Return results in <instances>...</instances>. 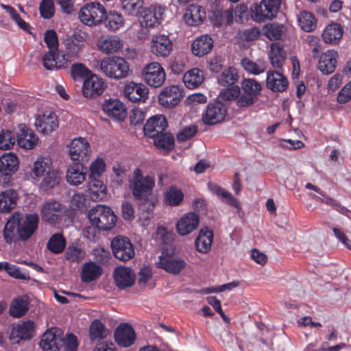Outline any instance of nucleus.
Segmentation results:
<instances>
[{"instance_id":"obj_1","label":"nucleus","mask_w":351,"mask_h":351,"mask_svg":"<svg viewBox=\"0 0 351 351\" xmlns=\"http://www.w3.org/2000/svg\"><path fill=\"white\" fill-rule=\"evenodd\" d=\"M44 41L49 51L43 58L44 67L47 70L60 69L67 66L69 62L66 55H60L58 53V39L56 32L53 29L47 30L44 34Z\"/></svg>"},{"instance_id":"obj_2","label":"nucleus","mask_w":351,"mask_h":351,"mask_svg":"<svg viewBox=\"0 0 351 351\" xmlns=\"http://www.w3.org/2000/svg\"><path fill=\"white\" fill-rule=\"evenodd\" d=\"M154 186V177L144 176L139 168H136L133 171L132 177L129 179V187L136 200L147 199V197L152 196Z\"/></svg>"},{"instance_id":"obj_3","label":"nucleus","mask_w":351,"mask_h":351,"mask_svg":"<svg viewBox=\"0 0 351 351\" xmlns=\"http://www.w3.org/2000/svg\"><path fill=\"white\" fill-rule=\"evenodd\" d=\"M239 79L238 71L229 66L221 73V99L234 101L241 95V88L237 84Z\"/></svg>"},{"instance_id":"obj_4","label":"nucleus","mask_w":351,"mask_h":351,"mask_svg":"<svg viewBox=\"0 0 351 351\" xmlns=\"http://www.w3.org/2000/svg\"><path fill=\"white\" fill-rule=\"evenodd\" d=\"M88 217L91 224L99 230H111L116 225L117 219L110 207L101 204L93 207L88 211Z\"/></svg>"},{"instance_id":"obj_5","label":"nucleus","mask_w":351,"mask_h":351,"mask_svg":"<svg viewBox=\"0 0 351 351\" xmlns=\"http://www.w3.org/2000/svg\"><path fill=\"white\" fill-rule=\"evenodd\" d=\"M100 69L106 76L115 80L125 78L129 73V65L127 61L118 56L108 57L101 60Z\"/></svg>"},{"instance_id":"obj_6","label":"nucleus","mask_w":351,"mask_h":351,"mask_svg":"<svg viewBox=\"0 0 351 351\" xmlns=\"http://www.w3.org/2000/svg\"><path fill=\"white\" fill-rule=\"evenodd\" d=\"M241 95L236 99L239 107L245 108L252 106L261 94L262 86L256 80L245 78L241 83Z\"/></svg>"},{"instance_id":"obj_7","label":"nucleus","mask_w":351,"mask_h":351,"mask_svg":"<svg viewBox=\"0 0 351 351\" xmlns=\"http://www.w3.org/2000/svg\"><path fill=\"white\" fill-rule=\"evenodd\" d=\"M280 0H261L250 6L251 16L255 21H264L274 18L280 6Z\"/></svg>"},{"instance_id":"obj_8","label":"nucleus","mask_w":351,"mask_h":351,"mask_svg":"<svg viewBox=\"0 0 351 351\" xmlns=\"http://www.w3.org/2000/svg\"><path fill=\"white\" fill-rule=\"evenodd\" d=\"M106 17L104 5L97 2H91L81 8L79 18L84 24L92 26L99 24Z\"/></svg>"},{"instance_id":"obj_9","label":"nucleus","mask_w":351,"mask_h":351,"mask_svg":"<svg viewBox=\"0 0 351 351\" xmlns=\"http://www.w3.org/2000/svg\"><path fill=\"white\" fill-rule=\"evenodd\" d=\"M142 75L145 82L154 88L161 86L166 79L165 69L156 62L147 64L143 70Z\"/></svg>"},{"instance_id":"obj_10","label":"nucleus","mask_w":351,"mask_h":351,"mask_svg":"<svg viewBox=\"0 0 351 351\" xmlns=\"http://www.w3.org/2000/svg\"><path fill=\"white\" fill-rule=\"evenodd\" d=\"M69 154L73 163L88 162L90 154L88 141L82 137L73 139L69 145Z\"/></svg>"},{"instance_id":"obj_11","label":"nucleus","mask_w":351,"mask_h":351,"mask_svg":"<svg viewBox=\"0 0 351 351\" xmlns=\"http://www.w3.org/2000/svg\"><path fill=\"white\" fill-rule=\"evenodd\" d=\"M112 253L115 258L125 262L134 256V246L130 240L125 237H116L111 242Z\"/></svg>"},{"instance_id":"obj_12","label":"nucleus","mask_w":351,"mask_h":351,"mask_svg":"<svg viewBox=\"0 0 351 351\" xmlns=\"http://www.w3.org/2000/svg\"><path fill=\"white\" fill-rule=\"evenodd\" d=\"M165 8L160 5H152L149 7H143L138 14L142 18L141 25L145 28L154 27L160 23V21L162 19Z\"/></svg>"},{"instance_id":"obj_13","label":"nucleus","mask_w":351,"mask_h":351,"mask_svg":"<svg viewBox=\"0 0 351 351\" xmlns=\"http://www.w3.org/2000/svg\"><path fill=\"white\" fill-rule=\"evenodd\" d=\"M39 223L38 214H27L25 217H19V227L16 230L19 239L26 241L36 231Z\"/></svg>"},{"instance_id":"obj_14","label":"nucleus","mask_w":351,"mask_h":351,"mask_svg":"<svg viewBox=\"0 0 351 351\" xmlns=\"http://www.w3.org/2000/svg\"><path fill=\"white\" fill-rule=\"evenodd\" d=\"M104 81L95 74H91L84 80L82 86L83 95L86 98H93L101 95L105 88Z\"/></svg>"},{"instance_id":"obj_15","label":"nucleus","mask_w":351,"mask_h":351,"mask_svg":"<svg viewBox=\"0 0 351 351\" xmlns=\"http://www.w3.org/2000/svg\"><path fill=\"white\" fill-rule=\"evenodd\" d=\"M182 97L180 88L176 85L166 86L158 95V101L165 108H173Z\"/></svg>"},{"instance_id":"obj_16","label":"nucleus","mask_w":351,"mask_h":351,"mask_svg":"<svg viewBox=\"0 0 351 351\" xmlns=\"http://www.w3.org/2000/svg\"><path fill=\"white\" fill-rule=\"evenodd\" d=\"M150 49L152 53L158 57H167L173 49V44L169 36L165 34L154 35Z\"/></svg>"},{"instance_id":"obj_17","label":"nucleus","mask_w":351,"mask_h":351,"mask_svg":"<svg viewBox=\"0 0 351 351\" xmlns=\"http://www.w3.org/2000/svg\"><path fill=\"white\" fill-rule=\"evenodd\" d=\"M62 213V204L53 200L47 202L43 205L40 215L43 221L54 225L60 220Z\"/></svg>"},{"instance_id":"obj_18","label":"nucleus","mask_w":351,"mask_h":351,"mask_svg":"<svg viewBox=\"0 0 351 351\" xmlns=\"http://www.w3.org/2000/svg\"><path fill=\"white\" fill-rule=\"evenodd\" d=\"M167 121L165 116L158 114L149 119L144 125V133L149 137L154 138L162 133L167 128Z\"/></svg>"},{"instance_id":"obj_19","label":"nucleus","mask_w":351,"mask_h":351,"mask_svg":"<svg viewBox=\"0 0 351 351\" xmlns=\"http://www.w3.org/2000/svg\"><path fill=\"white\" fill-rule=\"evenodd\" d=\"M156 264L158 267L162 268L167 272L172 274H179L186 265V263L183 259L164 254L160 256L159 261Z\"/></svg>"},{"instance_id":"obj_20","label":"nucleus","mask_w":351,"mask_h":351,"mask_svg":"<svg viewBox=\"0 0 351 351\" xmlns=\"http://www.w3.org/2000/svg\"><path fill=\"white\" fill-rule=\"evenodd\" d=\"M56 328L47 330L42 336L40 346L43 351H58L63 337L56 334Z\"/></svg>"},{"instance_id":"obj_21","label":"nucleus","mask_w":351,"mask_h":351,"mask_svg":"<svg viewBox=\"0 0 351 351\" xmlns=\"http://www.w3.org/2000/svg\"><path fill=\"white\" fill-rule=\"evenodd\" d=\"M289 85L287 77L277 71L269 70L267 72L266 86L273 92H284Z\"/></svg>"},{"instance_id":"obj_22","label":"nucleus","mask_w":351,"mask_h":351,"mask_svg":"<svg viewBox=\"0 0 351 351\" xmlns=\"http://www.w3.org/2000/svg\"><path fill=\"white\" fill-rule=\"evenodd\" d=\"M114 339L120 346L129 347L134 343L136 333L128 324H121L115 330Z\"/></svg>"},{"instance_id":"obj_23","label":"nucleus","mask_w":351,"mask_h":351,"mask_svg":"<svg viewBox=\"0 0 351 351\" xmlns=\"http://www.w3.org/2000/svg\"><path fill=\"white\" fill-rule=\"evenodd\" d=\"M113 277L116 285L123 289L131 287L134 284L136 276L130 268L119 266L114 270Z\"/></svg>"},{"instance_id":"obj_24","label":"nucleus","mask_w":351,"mask_h":351,"mask_svg":"<svg viewBox=\"0 0 351 351\" xmlns=\"http://www.w3.org/2000/svg\"><path fill=\"white\" fill-rule=\"evenodd\" d=\"M148 88L143 84L130 82L124 88L125 96L132 102H145L148 97Z\"/></svg>"},{"instance_id":"obj_25","label":"nucleus","mask_w":351,"mask_h":351,"mask_svg":"<svg viewBox=\"0 0 351 351\" xmlns=\"http://www.w3.org/2000/svg\"><path fill=\"white\" fill-rule=\"evenodd\" d=\"M199 223V216L195 213L184 215L176 224V230L180 235L184 236L195 230Z\"/></svg>"},{"instance_id":"obj_26","label":"nucleus","mask_w":351,"mask_h":351,"mask_svg":"<svg viewBox=\"0 0 351 351\" xmlns=\"http://www.w3.org/2000/svg\"><path fill=\"white\" fill-rule=\"evenodd\" d=\"M19 128V131L16 136L18 145L26 149H33L38 141L37 136L25 124H20Z\"/></svg>"},{"instance_id":"obj_27","label":"nucleus","mask_w":351,"mask_h":351,"mask_svg":"<svg viewBox=\"0 0 351 351\" xmlns=\"http://www.w3.org/2000/svg\"><path fill=\"white\" fill-rule=\"evenodd\" d=\"M35 125L38 131L48 134L58 128V117L53 112H46L36 118Z\"/></svg>"},{"instance_id":"obj_28","label":"nucleus","mask_w":351,"mask_h":351,"mask_svg":"<svg viewBox=\"0 0 351 351\" xmlns=\"http://www.w3.org/2000/svg\"><path fill=\"white\" fill-rule=\"evenodd\" d=\"M103 110L108 117L118 121H123L127 114L125 106L116 99L106 100L103 104Z\"/></svg>"},{"instance_id":"obj_29","label":"nucleus","mask_w":351,"mask_h":351,"mask_svg":"<svg viewBox=\"0 0 351 351\" xmlns=\"http://www.w3.org/2000/svg\"><path fill=\"white\" fill-rule=\"evenodd\" d=\"M183 18L189 25L197 26L206 19V12L201 5L191 4L186 8Z\"/></svg>"},{"instance_id":"obj_30","label":"nucleus","mask_w":351,"mask_h":351,"mask_svg":"<svg viewBox=\"0 0 351 351\" xmlns=\"http://www.w3.org/2000/svg\"><path fill=\"white\" fill-rule=\"evenodd\" d=\"M19 167V161L16 155L9 152L0 157V173L1 175L10 176L16 173Z\"/></svg>"},{"instance_id":"obj_31","label":"nucleus","mask_w":351,"mask_h":351,"mask_svg":"<svg viewBox=\"0 0 351 351\" xmlns=\"http://www.w3.org/2000/svg\"><path fill=\"white\" fill-rule=\"evenodd\" d=\"M338 54L334 50H327L320 56L318 69L323 74H330L335 70Z\"/></svg>"},{"instance_id":"obj_32","label":"nucleus","mask_w":351,"mask_h":351,"mask_svg":"<svg viewBox=\"0 0 351 351\" xmlns=\"http://www.w3.org/2000/svg\"><path fill=\"white\" fill-rule=\"evenodd\" d=\"M34 323L32 321L23 322L13 328L10 339L13 343H19L21 339L32 338L34 336Z\"/></svg>"},{"instance_id":"obj_33","label":"nucleus","mask_w":351,"mask_h":351,"mask_svg":"<svg viewBox=\"0 0 351 351\" xmlns=\"http://www.w3.org/2000/svg\"><path fill=\"white\" fill-rule=\"evenodd\" d=\"M213 47V40L208 35H202L197 38L191 45V51L193 55L202 57L208 54Z\"/></svg>"},{"instance_id":"obj_34","label":"nucleus","mask_w":351,"mask_h":351,"mask_svg":"<svg viewBox=\"0 0 351 351\" xmlns=\"http://www.w3.org/2000/svg\"><path fill=\"white\" fill-rule=\"evenodd\" d=\"M19 217H21V213L18 212L14 213L4 226L3 238L8 243H11L19 239L16 230L19 227Z\"/></svg>"},{"instance_id":"obj_35","label":"nucleus","mask_w":351,"mask_h":351,"mask_svg":"<svg viewBox=\"0 0 351 351\" xmlns=\"http://www.w3.org/2000/svg\"><path fill=\"white\" fill-rule=\"evenodd\" d=\"M213 241V231L207 227L202 228L195 241L197 250L202 253L208 252L210 250Z\"/></svg>"},{"instance_id":"obj_36","label":"nucleus","mask_w":351,"mask_h":351,"mask_svg":"<svg viewBox=\"0 0 351 351\" xmlns=\"http://www.w3.org/2000/svg\"><path fill=\"white\" fill-rule=\"evenodd\" d=\"M86 168L81 163H73L70 166L66 172V180L72 185L81 184L86 177Z\"/></svg>"},{"instance_id":"obj_37","label":"nucleus","mask_w":351,"mask_h":351,"mask_svg":"<svg viewBox=\"0 0 351 351\" xmlns=\"http://www.w3.org/2000/svg\"><path fill=\"white\" fill-rule=\"evenodd\" d=\"M17 193L12 189L5 190L0 193V212L8 213L16 205Z\"/></svg>"},{"instance_id":"obj_38","label":"nucleus","mask_w":351,"mask_h":351,"mask_svg":"<svg viewBox=\"0 0 351 351\" xmlns=\"http://www.w3.org/2000/svg\"><path fill=\"white\" fill-rule=\"evenodd\" d=\"M269 58L273 67L280 69L286 60V53L280 43H271L269 53Z\"/></svg>"},{"instance_id":"obj_39","label":"nucleus","mask_w":351,"mask_h":351,"mask_svg":"<svg viewBox=\"0 0 351 351\" xmlns=\"http://www.w3.org/2000/svg\"><path fill=\"white\" fill-rule=\"evenodd\" d=\"M204 80V72L197 68L189 70L183 76V82L185 86L191 89L199 86Z\"/></svg>"},{"instance_id":"obj_40","label":"nucleus","mask_w":351,"mask_h":351,"mask_svg":"<svg viewBox=\"0 0 351 351\" xmlns=\"http://www.w3.org/2000/svg\"><path fill=\"white\" fill-rule=\"evenodd\" d=\"M102 274V268L93 262L86 263L83 265L81 279L84 282H90L97 279Z\"/></svg>"},{"instance_id":"obj_41","label":"nucleus","mask_w":351,"mask_h":351,"mask_svg":"<svg viewBox=\"0 0 351 351\" xmlns=\"http://www.w3.org/2000/svg\"><path fill=\"white\" fill-rule=\"evenodd\" d=\"M343 33L342 26L339 23H332L326 27L322 38L326 43H335L341 38Z\"/></svg>"},{"instance_id":"obj_42","label":"nucleus","mask_w":351,"mask_h":351,"mask_svg":"<svg viewBox=\"0 0 351 351\" xmlns=\"http://www.w3.org/2000/svg\"><path fill=\"white\" fill-rule=\"evenodd\" d=\"M263 34L270 40H280L286 33L283 25L272 23L265 24L263 28Z\"/></svg>"},{"instance_id":"obj_43","label":"nucleus","mask_w":351,"mask_h":351,"mask_svg":"<svg viewBox=\"0 0 351 351\" xmlns=\"http://www.w3.org/2000/svg\"><path fill=\"white\" fill-rule=\"evenodd\" d=\"M298 23L300 27L306 32H313L317 27V19L315 16L305 10L300 12Z\"/></svg>"},{"instance_id":"obj_44","label":"nucleus","mask_w":351,"mask_h":351,"mask_svg":"<svg viewBox=\"0 0 351 351\" xmlns=\"http://www.w3.org/2000/svg\"><path fill=\"white\" fill-rule=\"evenodd\" d=\"M66 246V239L60 233L53 234L47 243V248L52 253L58 254L62 253Z\"/></svg>"},{"instance_id":"obj_45","label":"nucleus","mask_w":351,"mask_h":351,"mask_svg":"<svg viewBox=\"0 0 351 351\" xmlns=\"http://www.w3.org/2000/svg\"><path fill=\"white\" fill-rule=\"evenodd\" d=\"M28 302L23 298L13 300L10 307V314L14 317H21L28 311Z\"/></svg>"},{"instance_id":"obj_46","label":"nucleus","mask_w":351,"mask_h":351,"mask_svg":"<svg viewBox=\"0 0 351 351\" xmlns=\"http://www.w3.org/2000/svg\"><path fill=\"white\" fill-rule=\"evenodd\" d=\"M123 46L121 40L117 37H108L99 41V49L106 53H113Z\"/></svg>"},{"instance_id":"obj_47","label":"nucleus","mask_w":351,"mask_h":351,"mask_svg":"<svg viewBox=\"0 0 351 351\" xmlns=\"http://www.w3.org/2000/svg\"><path fill=\"white\" fill-rule=\"evenodd\" d=\"M44 178L40 183V187L48 191L59 184L60 176L58 171L54 168L45 173Z\"/></svg>"},{"instance_id":"obj_48","label":"nucleus","mask_w":351,"mask_h":351,"mask_svg":"<svg viewBox=\"0 0 351 351\" xmlns=\"http://www.w3.org/2000/svg\"><path fill=\"white\" fill-rule=\"evenodd\" d=\"M219 102L209 104L205 113L202 116L203 121L208 125H214L219 122Z\"/></svg>"},{"instance_id":"obj_49","label":"nucleus","mask_w":351,"mask_h":351,"mask_svg":"<svg viewBox=\"0 0 351 351\" xmlns=\"http://www.w3.org/2000/svg\"><path fill=\"white\" fill-rule=\"evenodd\" d=\"M183 198L182 191L174 186L169 187L165 195L166 204L171 206L180 205L182 202Z\"/></svg>"},{"instance_id":"obj_50","label":"nucleus","mask_w":351,"mask_h":351,"mask_svg":"<svg viewBox=\"0 0 351 351\" xmlns=\"http://www.w3.org/2000/svg\"><path fill=\"white\" fill-rule=\"evenodd\" d=\"M105 326L99 319H95L89 328V336L91 341H100L107 336Z\"/></svg>"},{"instance_id":"obj_51","label":"nucleus","mask_w":351,"mask_h":351,"mask_svg":"<svg viewBox=\"0 0 351 351\" xmlns=\"http://www.w3.org/2000/svg\"><path fill=\"white\" fill-rule=\"evenodd\" d=\"M221 201L228 206L235 208L237 210V213L240 217L243 215L242 207L239 199L234 197L230 192L222 189L221 187Z\"/></svg>"},{"instance_id":"obj_52","label":"nucleus","mask_w":351,"mask_h":351,"mask_svg":"<svg viewBox=\"0 0 351 351\" xmlns=\"http://www.w3.org/2000/svg\"><path fill=\"white\" fill-rule=\"evenodd\" d=\"M104 19L107 20L106 27L111 31L119 29L125 23L122 14L116 11H111L108 14H106Z\"/></svg>"},{"instance_id":"obj_53","label":"nucleus","mask_w":351,"mask_h":351,"mask_svg":"<svg viewBox=\"0 0 351 351\" xmlns=\"http://www.w3.org/2000/svg\"><path fill=\"white\" fill-rule=\"evenodd\" d=\"M154 138V144L158 148L172 150L174 147V138L171 133L163 132Z\"/></svg>"},{"instance_id":"obj_54","label":"nucleus","mask_w":351,"mask_h":351,"mask_svg":"<svg viewBox=\"0 0 351 351\" xmlns=\"http://www.w3.org/2000/svg\"><path fill=\"white\" fill-rule=\"evenodd\" d=\"M53 168L52 162L49 158L40 157L34 163L32 171L35 176H45L46 172Z\"/></svg>"},{"instance_id":"obj_55","label":"nucleus","mask_w":351,"mask_h":351,"mask_svg":"<svg viewBox=\"0 0 351 351\" xmlns=\"http://www.w3.org/2000/svg\"><path fill=\"white\" fill-rule=\"evenodd\" d=\"M85 256V252L74 243L69 245L65 253V258L70 262H78Z\"/></svg>"},{"instance_id":"obj_56","label":"nucleus","mask_w":351,"mask_h":351,"mask_svg":"<svg viewBox=\"0 0 351 351\" xmlns=\"http://www.w3.org/2000/svg\"><path fill=\"white\" fill-rule=\"evenodd\" d=\"M71 74L74 80L86 79L89 77L93 73L91 71L82 63H75L71 66Z\"/></svg>"},{"instance_id":"obj_57","label":"nucleus","mask_w":351,"mask_h":351,"mask_svg":"<svg viewBox=\"0 0 351 351\" xmlns=\"http://www.w3.org/2000/svg\"><path fill=\"white\" fill-rule=\"evenodd\" d=\"M241 64L245 71L255 75L263 73L265 70V66L263 64L259 65L247 58H243L241 59Z\"/></svg>"},{"instance_id":"obj_58","label":"nucleus","mask_w":351,"mask_h":351,"mask_svg":"<svg viewBox=\"0 0 351 351\" xmlns=\"http://www.w3.org/2000/svg\"><path fill=\"white\" fill-rule=\"evenodd\" d=\"M64 44L68 53V56L66 55V58L67 59L69 56H77L82 50V45L77 37L67 38Z\"/></svg>"},{"instance_id":"obj_59","label":"nucleus","mask_w":351,"mask_h":351,"mask_svg":"<svg viewBox=\"0 0 351 351\" xmlns=\"http://www.w3.org/2000/svg\"><path fill=\"white\" fill-rule=\"evenodd\" d=\"M123 8L131 15L139 12L144 5L143 0H120Z\"/></svg>"},{"instance_id":"obj_60","label":"nucleus","mask_w":351,"mask_h":351,"mask_svg":"<svg viewBox=\"0 0 351 351\" xmlns=\"http://www.w3.org/2000/svg\"><path fill=\"white\" fill-rule=\"evenodd\" d=\"M40 16L45 19L52 18L55 14L54 3L53 0H42L39 5Z\"/></svg>"},{"instance_id":"obj_61","label":"nucleus","mask_w":351,"mask_h":351,"mask_svg":"<svg viewBox=\"0 0 351 351\" xmlns=\"http://www.w3.org/2000/svg\"><path fill=\"white\" fill-rule=\"evenodd\" d=\"M15 143V138L12 132L2 130L0 132V149H11Z\"/></svg>"},{"instance_id":"obj_62","label":"nucleus","mask_w":351,"mask_h":351,"mask_svg":"<svg viewBox=\"0 0 351 351\" xmlns=\"http://www.w3.org/2000/svg\"><path fill=\"white\" fill-rule=\"evenodd\" d=\"M90 181L88 182V190L92 195V197L98 198L100 193H104L106 187L102 184L101 181L99 180L97 178H90Z\"/></svg>"},{"instance_id":"obj_63","label":"nucleus","mask_w":351,"mask_h":351,"mask_svg":"<svg viewBox=\"0 0 351 351\" xmlns=\"http://www.w3.org/2000/svg\"><path fill=\"white\" fill-rule=\"evenodd\" d=\"M85 203V195L82 193H77L72 196L70 207L73 210H83L86 208Z\"/></svg>"},{"instance_id":"obj_64","label":"nucleus","mask_w":351,"mask_h":351,"mask_svg":"<svg viewBox=\"0 0 351 351\" xmlns=\"http://www.w3.org/2000/svg\"><path fill=\"white\" fill-rule=\"evenodd\" d=\"M105 163L102 159H96L90 166L89 178H99L105 171Z\"/></svg>"}]
</instances>
